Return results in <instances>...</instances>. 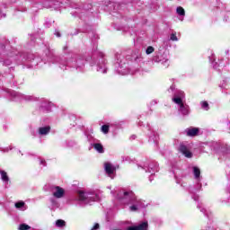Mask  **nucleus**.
<instances>
[{
	"label": "nucleus",
	"instance_id": "obj_24",
	"mask_svg": "<svg viewBox=\"0 0 230 230\" xmlns=\"http://www.w3.org/2000/svg\"><path fill=\"white\" fill-rule=\"evenodd\" d=\"M229 82H230L229 78H226V79L223 80L220 87L222 89H227L229 87Z\"/></svg>",
	"mask_w": 230,
	"mask_h": 230
},
{
	"label": "nucleus",
	"instance_id": "obj_20",
	"mask_svg": "<svg viewBox=\"0 0 230 230\" xmlns=\"http://www.w3.org/2000/svg\"><path fill=\"white\" fill-rule=\"evenodd\" d=\"M149 141L151 143H155V145H157L159 141V134H157V132H153L149 137Z\"/></svg>",
	"mask_w": 230,
	"mask_h": 230
},
{
	"label": "nucleus",
	"instance_id": "obj_19",
	"mask_svg": "<svg viewBox=\"0 0 230 230\" xmlns=\"http://www.w3.org/2000/svg\"><path fill=\"white\" fill-rule=\"evenodd\" d=\"M0 179L4 182V184H8L10 181V177H8V173L5 171H0Z\"/></svg>",
	"mask_w": 230,
	"mask_h": 230
},
{
	"label": "nucleus",
	"instance_id": "obj_22",
	"mask_svg": "<svg viewBox=\"0 0 230 230\" xmlns=\"http://www.w3.org/2000/svg\"><path fill=\"white\" fill-rule=\"evenodd\" d=\"M16 209H20L21 211H25L26 208L24 207L25 204L23 201L16 202L14 204Z\"/></svg>",
	"mask_w": 230,
	"mask_h": 230
},
{
	"label": "nucleus",
	"instance_id": "obj_14",
	"mask_svg": "<svg viewBox=\"0 0 230 230\" xmlns=\"http://www.w3.org/2000/svg\"><path fill=\"white\" fill-rule=\"evenodd\" d=\"M199 132H200L199 128L190 127L185 129V134L189 137H195L196 136H199Z\"/></svg>",
	"mask_w": 230,
	"mask_h": 230
},
{
	"label": "nucleus",
	"instance_id": "obj_28",
	"mask_svg": "<svg viewBox=\"0 0 230 230\" xmlns=\"http://www.w3.org/2000/svg\"><path fill=\"white\" fill-rule=\"evenodd\" d=\"M101 130L103 134H109V125H102Z\"/></svg>",
	"mask_w": 230,
	"mask_h": 230
},
{
	"label": "nucleus",
	"instance_id": "obj_26",
	"mask_svg": "<svg viewBox=\"0 0 230 230\" xmlns=\"http://www.w3.org/2000/svg\"><path fill=\"white\" fill-rule=\"evenodd\" d=\"M56 226L57 227H66V221L62 219H58L56 221Z\"/></svg>",
	"mask_w": 230,
	"mask_h": 230
},
{
	"label": "nucleus",
	"instance_id": "obj_23",
	"mask_svg": "<svg viewBox=\"0 0 230 230\" xmlns=\"http://www.w3.org/2000/svg\"><path fill=\"white\" fill-rule=\"evenodd\" d=\"M169 40H172V42H178L179 41V38H177V32L176 31H173V32L171 33Z\"/></svg>",
	"mask_w": 230,
	"mask_h": 230
},
{
	"label": "nucleus",
	"instance_id": "obj_6",
	"mask_svg": "<svg viewBox=\"0 0 230 230\" xmlns=\"http://www.w3.org/2000/svg\"><path fill=\"white\" fill-rule=\"evenodd\" d=\"M91 66H97V71L99 73H102L103 75H105V73H107V66L105 63V58L101 56L98 58H93V62L91 63Z\"/></svg>",
	"mask_w": 230,
	"mask_h": 230
},
{
	"label": "nucleus",
	"instance_id": "obj_4",
	"mask_svg": "<svg viewBox=\"0 0 230 230\" xmlns=\"http://www.w3.org/2000/svg\"><path fill=\"white\" fill-rule=\"evenodd\" d=\"M117 63V73L119 75H122L125 76V75H130V69H128V66H127V63H125V58H123V56L120 54H116Z\"/></svg>",
	"mask_w": 230,
	"mask_h": 230
},
{
	"label": "nucleus",
	"instance_id": "obj_40",
	"mask_svg": "<svg viewBox=\"0 0 230 230\" xmlns=\"http://www.w3.org/2000/svg\"><path fill=\"white\" fill-rule=\"evenodd\" d=\"M0 19H3V15H0Z\"/></svg>",
	"mask_w": 230,
	"mask_h": 230
},
{
	"label": "nucleus",
	"instance_id": "obj_3",
	"mask_svg": "<svg viewBox=\"0 0 230 230\" xmlns=\"http://www.w3.org/2000/svg\"><path fill=\"white\" fill-rule=\"evenodd\" d=\"M53 61L55 64H59V67L62 69V66H70V67H80V66L84 65V61L82 59H76L75 58H69L66 61V58L54 56Z\"/></svg>",
	"mask_w": 230,
	"mask_h": 230
},
{
	"label": "nucleus",
	"instance_id": "obj_39",
	"mask_svg": "<svg viewBox=\"0 0 230 230\" xmlns=\"http://www.w3.org/2000/svg\"><path fill=\"white\" fill-rule=\"evenodd\" d=\"M3 17H6V14L4 13V14H3Z\"/></svg>",
	"mask_w": 230,
	"mask_h": 230
},
{
	"label": "nucleus",
	"instance_id": "obj_9",
	"mask_svg": "<svg viewBox=\"0 0 230 230\" xmlns=\"http://www.w3.org/2000/svg\"><path fill=\"white\" fill-rule=\"evenodd\" d=\"M52 197L56 199H64L66 197V190L60 186H52L50 188Z\"/></svg>",
	"mask_w": 230,
	"mask_h": 230
},
{
	"label": "nucleus",
	"instance_id": "obj_15",
	"mask_svg": "<svg viewBox=\"0 0 230 230\" xmlns=\"http://www.w3.org/2000/svg\"><path fill=\"white\" fill-rule=\"evenodd\" d=\"M179 150L183 155H185V157L191 158L193 156V154L190 152L188 146H186L184 144L180 145Z\"/></svg>",
	"mask_w": 230,
	"mask_h": 230
},
{
	"label": "nucleus",
	"instance_id": "obj_17",
	"mask_svg": "<svg viewBox=\"0 0 230 230\" xmlns=\"http://www.w3.org/2000/svg\"><path fill=\"white\" fill-rule=\"evenodd\" d=\"M50 202V209H58L60 208V201L58 200V198H50L49 199Z\"/></svg>",
	"mask_w": 230,
	"mask_h": 230
},
{
	"label": "nucleus",
	"instance_id": "obj_27",
	"mask_svg": "<svg viewBox=\"0 0 230 230\" xmlns=\"http://www.w3.org/2000/svg\"><path fill=\"white\" fill-rule=\"evenodd\" d=\"M176 12H177L178 15H181L182 17H184V15H186V12L184 11V8H182V7H178L176 9Z\"/></svg>",
	"mask_w": 230,
	"mask_h": 230
},
{
	"label": "nucleus",
	"instance_id": "obj_32",
	"mask_svg": "<svg viewBox=\"0 0 230 230\" xmlns=\"http://www.w3.org/2000/svg\"><path fill=\"white\" fill-rule=\"evenodd\" d=\"M13 148V147H12V146H10L9 147L2 148V149H1V152L6 153V152H8L9 150H12Z\"/></svg>",
	"mask_w": 230,
	"mask_h": 230
},
{
	"label": "nucleus",
	"instance_id": "obj_36",
	"mask_svg": "<svg viewBox=\"0 0 230 230\" xmlns=\"http://www.w3.org/2000/svg\"><path fill=\"white\" fill-rule=\"evenodd\" d=\"M221 204H223V206H229V203L227 201H221Z\"/></svg>",
	"mask_w": 230,
	"mask_h": 230
},
{
	"label": "nucleus",
	"instance_id": "obj_2",
	"mask_svg": "<svg viewBox=\"0 0 230 230\" xmlns=\"http://www.w3.org/2000/svg\"><path fill=\"white\" fill-rule=\"evenodd\" d=\"M77 197L79 202L83 204H91V202H96L100 199V196L94 190H78Z\"/></svg>",
	"mask_w": 230,
	"mask_h": 230
},
{
	"label": "nucleus",
	"instance_id": "obj_25",
	"mask_svg": "<svg viewBox=\"0 0 230 230\" xmlns=\"http://www.w3.org/2000/svg\"><path fill=\"white\" fill-rule=\"evenodd\" d=\"M199 209H200L201 213H204L206 217H209V210L204 208L202 205H198Z\"/></svg>",
	"mask_w": 230,
	"mask_h": 230
},
{
	"label": "nucleus",
	"instance_id": "obj_7",
	"mask_svg": "<svg viewBox=\"0 0 230 230\" xmlns=\"http://www.w3.org/2000/svg\"><path fill=\"white\" fill-rule=\"evenodd\" d=\"M153 61L163 64L164 67H168L170 66L169 59H168V55L165 52H156L155 55L153 57Z\"/></svg>",
	"mask_w": 230,
	"mask_h": 230
},
{
	"label": "nucleus",
	"instance_id": "obj_29",
	"mask_svg": "<svg viewBox=\"0 0 230 230\" xmlns=\"http://www.w3.org/2000/svg\"><path fill=\"white\" fill-rule=\"evenodd\" d=\"M19 230H30L31 229V226L26 225V224H22L19 226Z\"/></svg>",
	"mask_w": 230,
	"mask_h": 230
},
{
	"label": "nucleus",
	"instance_id": "obj_13",
	"mask_svg": "<svg viewBox=\"0 0 230 230\" xmlns=\"http://www.w3.org/2000/svg\"><path fill=\"white\" fill-rule=\"evenodd\" d=\"M104 170L106 173L109 175V177H111V179H114L112 175H114V172H116V168L111 163L104 164Z\"/></svg>",
	"mask_w": 230,
	"mask_h": 230
},
{
	"label": "nucleus",
	"instance_id": "obj_38",
	"mask_svg": "<svg viewBox=\"0 0 230 230\" xmlns=\"http://www.w3.org/2000/svg\"><path fill=\"white\" fill-rule=\"evenodd\" d=\"M57 36H58V37H60V33L58 32Z\"/></svg>",
	"mask_w": 230,
	"mask_h": 230
},
{
	"label": "nucleus",
	"instance_id": "obj_8",
	"mask_svg": "<svg viewBox=\"0 0 230 230\" xmlns=\"http://www.w3.org/2000/svg\"><path fill=\"white\" fill-rule=\"evenodd\" d=\"M7 93L10 94L13 100H14V102H19L21 100H25L26 102H31V100H33V97L31 95H25L19 92L8 90Z\"/></svg>",
	"mask_w": 230,
	"mask_h": 230
},
{
	"label": "nucleus",
	"instance_id": "obj_18",
	"mask_svg": "<svg viewBox=\"0 0 230 230\" xmlns=\"http://www.w3.org/2000/svg\"><path fill=\"white\" fill-rule=\"evenodd\" d=\"M50 131H51V127L44 126V127L39 128L38 134L39 136H48V134H49Z\"/></svg>",
	"mask_w": 230,
	"mask_h": 230
},
{
	"label": "nucleus",
	"instance_id": "obj_34",
	"mask_svg": "<svg viewBox=\"0 0 230 230\" xmlns=\"http://www.w3.org/2000/svg\"><path fill=\"white\" fill-rule=\"evenodd\" d=\"M40 164H41V166H46V160H40Z\"/></svg>",
	"mask_w": 230,
	"mask_h": 230
},
{
	"label": "nucleus",
	"instance_id": "obj_37",
	"mask_svg": "<svg viewBox=\"0 0 230 230\" xmlns=\"http://www.w3.org/2000/svg\"><path fill=\"white\" fill-rule=\"evenodd\" d=\"M70 6H71L72 8H76L75 5H73V4H70Z\"/></svg>",
	"mask_w": 230,
	"mask_h": 230
},
{
	"label": "nucleus",
	"instance_id": "obj_31",
	"mask_svg": "<svg viewBox=\"0 0 230 230\" xmlns=\"http://www.w3.org/2000/svg\"><path fill=\"white\" fill-rule=\"evenodd\" d=\"M154 51H155V49L152 46L147 47V49H146V55H152V53H154Z\"/></svg>",
	"mask_w": 230,
	"mask_h": 230
},
{
	"label": "nucleus",
	"instance_id": "obj_16",
	"mask_svg": "<svg viewBox=\"0 0 230 230\" xmlns=\"http://www.w3.org/2000/svg\"><path fill=\"white\" fill-rule=\"evenodd\" d=\"M60 4H63L62 3L57 1H49L48 3H45V8H54V10H58L60 7Z\"/></svg>",
	"mask_w": 230,
	"mask_h": 230
},
{
	"label": "nucleus",
	"instance_id": "obj_12",
	"mask_svg": "<svg viewBox=\"0 0 230 230\" xmlns=\"http://www.w3.org/2000/svg\"><path fill=\"white\" fill-rule=\"evenodd\" d=\"M169 94H172L173 97L172 98H184V92L181 91V90H177L175 88V84H172L170 86V88L167 90Z\"/></svg>",
	"mask_w": 230,
	"mask_h": 230
},
{
	"label": "nucleus",
	"instance_id": "obj_11",
	"mask_svg": "<svg viewBox=\"0 0 230 230\" xmlns=\"http://www.w3.org/2000/svg\"><path fill=\"white\" fill-rule=\"evenodd\" d=\"M192 172L197 184L196 188L197 190H200L202 188V184L200 183L202 181V176H200V169L197 166H194L192 167Z\"/></svg>",
	"mask_w": 230,
	"mask_h": 230
},
{
	"label": "nucleus",
	"instance_id": "obj_30",
	"mask_svg": "<svg viewBox=\"0 0 230 230\" xmlns=\"http://www.w3.org/2000/svg\"><path fill=\"white\" fill-rule=\"evenodd\" d=\"M201 108L204 109V111H209V103H208V102H202Z\"/></svg>",
	"mask_w": 230,
	"mask_h": 230
},
{
	"label": "nucleus",
	"instance_id": "obj_5",
	"mask_svg": "<svg viewBox=\"0 0 230 230\" xmlns=\"http://www.w3.org/2000/svg\"><path fill=\"white\" fill-rule=\"evenodd\" d=\"M172 102L178 105L179 114L181 116H190V106L182 102V98H172Z\"/></svg>",
	"mask_w": 230,
	"mask_h": 230
},
{
	"label": "nucleus",
	"instance_id": "obj_41",
	"mask_svg": "<svg viewBox=\"0 0 230 230\" xmlns=\"http://www.w3.org/2000/svg\"><path fill=\"white\" fill-rule=\"evenodd\" d=\"M149 181H152V176L149 178Z\"/></svg>",
	"mask_w": 230,
	"mask_h": 230
},
{
	"label": "nucleus",
	"instance_id": "obj_10",
	"mask_svg": "<svg viewBox=\"0 0 230 230\" xmlns=\"http://www.w3.org/2000/svg\"><path fill=\"white\" fill-rule=\"evenodd\" d=\"M138 168L145 170L146 173H151V175H154L155 172H159V164L156 162H151L148 165H138Z\"/></svg>",
	"mask_w": 230,
	"mask_h": 230
},
{
	"label": "nucleus",
	"instance_id": "obj_21",
	"mask_svg": "<svg viewBox=\"0 0 230 230\" xmlns=\"http://www.w3.org/2000/svg\"><path fill=\"white\" fill-rule=\"evenodd\" d=\"M92 146H93L94 150H96V152L99 154H103V152H105L103 146L100 143H93Z\"/></svg>",
	"mask_w": 230,
	"mask_h": 230
},
{
	"label": "nucleus",
	"instance_id": "obj_35",
	"mask_svg": "<svg viewBox=\"0 0 230 230\" xmlns=\"http://www.w3.org/2000/svg\"><path fill=\"white\" fill-rule=\"evenodd\" d=\"M4 64L5 66H10V64H12V61H10V60H5V61L4 62Z\"/></svg>",
	"mask_w": 230,
	"mask_h": 230
},
{
	"label": "nucleus",
	"instance_id": "obj_33",
	"mask_svg": "<svg viewBox=\"0 0 230 230\" xmlns=\"http://www.w3.org/2000/svg\"><path fill=\"white\" fill-rule=\"evenodd\" d=\"M100 229V224L95 223L94 226L91 228V230H98Z\"/></svg>",
	"mask_w": 230,
	"mask_h": 230
},
{
	"label": "nucleus",
	"instance_id": "obj_1",
	"mask_svg": "<svg viewBox=\"0 0 230 230\" xmlns=\"http://www.w3.org/2000/svg\"><path fill=\"white\" fill-rule=\"evenodd\" d=\"M118 200H120L122 204H131L129 207L130 211H139V209L145 208V203L141 199H137L134 192L120 190L117 194Z\"/></svg>",
	"mask_w": 230,
	"mask_h": 230
}]
</instances>
